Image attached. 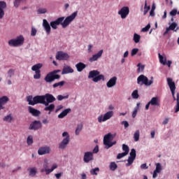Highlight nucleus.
<instances>
[{
	"instance_id": "nucleus-1",
	"label": "nucleus",
	"mask_w": 179,
	"mask_h": 179,
	"mask_svg": "<svg viewBox=\"0 0 179 179\" xmlns=\"http://www.w3.org/2000/svg\"><path fill=\"white\" fill-rule=\"evenodd\" d=\"M76 16H78V11L73 13L70 16H68L66 19L65 17H60L57 18L56 20L50 22V26L52 29H54V30H57L59 24H62V27H63V29H65L68 27V26H69V24H71L72 22H73Z\"/></svg>"
},
{
	"instance_id": "nucleus-2",
	"label": "nucleus",
	"mask_w": 179,
	"mask_h": 179,
	"mask_svg": "<svg viewBox=\"0 0 179 179\" xmlns=\"http://www.w3.org/2000/svg\"><path fill=\"white\" fill-rule=\"evenodd\" d=\"M27 101L29 106H36V104H44L45 106L44 95H37L34 98L33 96L29 95L27 97Z\"/></svg>"
},
{
	"instance_id": "nucleus-3",
	"label": "nucleus",
	"mask_w": 179,
	"mask_h": 179,
	"mask_svg": "<svg viewBox=\"0 0 179 179\" xmlns=\"http://www.w3.org/2000/svg\"><path fill=\"white\" fill-rule=\"evenodd\" d=\"M61 72V70H55L53 71H51L48 73L46 76L45 77V81L47 83H51L54 82L56 79H61V76L57 73H59Z\"/></svg>"
},
{
	"instance_id": "nucleus-4",
	"label": "nucleus",
	"mask_w": 179,
	"mask_h": 179,
	"mask_svg": "<svg viewBox=\"0 0 179 179\" xmlns=\"http://www.w3.org/2000/svg\"><path fill=\"white\" fill-rule=\"evenodd\" d=\"M88 78L92 79V81L95 83H97V82H100V80H105L104 75L100 74V71L97 70H93L90 71Z\"/></svg>"
},
{
	"instance_id": "nucleus-5",
	"label": "nucleus",
	"mask_w": 179,
	"mask_h": 179,
	"mask_svg": "<svg viewBox=\"0 0 179 179\" xmlns=\"http://www.w3.org/2000/svg\"><path fill=\"white\" fill-rule=\"evenodd\" d=\"M137 83L138 85H140V86H143V85H145V86H150L153 85V78L149 80L148 77L143 74H141L137 78Z\"/></svg>"
},
{
	"instance_id": "nucleus-6",
	"label": "nucleus",
	"mask_w": 179,
	"mask_h": 179,
	"mask_svg": "<svg viewBox=\"0 0 179 179\" xmlns=\"http://www.w3.org/2000/svg\"><path fill=\"white\" fill-rule=\"evenodd\" d=\"M23 44H24V37L22 35L17 36L16 38L8 41V45L10 47H19L23 45Z\"/></svg>"
},
{
	"instance_id": "nucleus-7",
	"label": "nucleus",
	"mask_w": 179,
	"mask_h": 179,
	"mask_svg": "<svg viewBox=\"0 0 179 179\" xmlns=\"http://www.w3.org/2000/svg\"><path fill=\"white\" fill-rule=\"evenodd\" d=\"M114 115L113 111H108L106 113L104 114L103 117V115H100L98 117V121L99 122H104L105 121H107V120H110L111 117Z\"/></svg>"
},
{
	"instance_id": "nucleus-8",
	"label": "nucleus",
	"mask_w": 179,
	"mask_h": 179,
	"mask_svg": "<svg viewBox=\"0 0 179 179\" xmlns=\"http://www.w3.org/2000/svg\"><path fill=\"white\" fill-rule=\"evenodd\" d=\"M56 59L57 61H68L69 59V55L62 51H59L56 55Z\"/></svg>"
},
{
	"instance_id": "nucleus-9",
	"label": "nucleus",
	"mask_w": 179,
	"mask_h": 179,
	"mask_svg": "<svg viewBox=\"0 0 179 179\" xmlns=\"http://www.w3.org/2000/svg\"><path fill=\"white\" fill-rule=\"evenodd\" d=\"M43 127V124H41V122L38 120H35L32 123L30 124L29 129L37 131Z\"/></svg>"
},
{
	"instance_id": "nucleus-10",
	"label": "nucleus",
	"mask_w": 179,
	"mask_h": 179,
	"mask_svg": "<svg viewBox=\"0 0 179 179\" xmlns=\"http://www.w3.org/2000/svg\"><path fill=\"white\" fill-rule=\"evenodd\" d=\"M118 15H120L122 19H125L129 15V7L124 6L119 11Z\"/></svg>"
},
{
	"instance_id": "nucleus-11",
	"label": "nucleus",
	"mask_w": 179,
	"mask_h": 179,
	"mask_svg": "<svg viewBox=\"0 0 179 179\" xmlns=\"http://www.w3.org/2000/svg\"><path fill=\"white\" fill-rule=\"evenodd\" d=\"M135 159H136V150H135V149L133 148L131 150L130 156L127 159L128 163L127 164V166H131V164L134 163Z\"/></svg>"
},
{
	"instance_id": "nucleus-12",
	"label": "nucleus",
	"mask_w": 179,
	"mask_h": 179,
	"mask_svg": "<svg viewBox=\"0 0 179 179\" xmlns=\"http://www.w3.org/2000/svg\"><path fill=\"white\" fill-rule=\"evenodd\" d=\"M44 98H45V106H48L50 103H54V101L57 100V99H55V97L51 94H45L44 95Z\"/></svg>"
},
{
	"instance_id": "nucleus-13",
	"label": "nucleus",
	"mask_w": 179,
	"mask_h": 179,
	"mask_svg": "<svg viewBox=\"0 0 179 179\" xmlns=\"http://www.w3.org/2000/svg\"><path fill=\"white\" fill-rule=\"evenodd\" d=\"M114 138H115V134H111V133L105 135L103 137V144L108 146Z\"/></svg>"
},
{
	"instance_id": "nucleus-14",
	"label": "nucleus",
	"mask_w": 179,
	"mask_h": 179,
	"mask_svg": "<svg viewBox=\"0 0 179 179\" xmlns=\"http://www.w3.org/2000/svg\"><path fill=\"white\" fill-rule=\"evenodd\" d=\"M50 152H51V148L46 145L41 147L38 150V154L39 156H43V155H48Z\"/></svg>"
},
{
	"instance_id": "nucleus-15",
	"label": "nucleus",
	"mask_w": 179,
	"mask_h": 179,
	"mask_svg": "<svg viewBox=\"0 0 179 179\" xmlns=\"http://www.w3.org/2000/svg\"><path fill=\"white\" fill-rule=\"evenodd\" d=\"M167 83L169 86V89L172 93L173 97H174V94L176 93V83L173 81V79L168 78H167Z\"/></svg>"
},
{
	"instance_id": "nucleus-16",
	"label": "nucleus",
	"mask_w": 179,
	"mask_h": 179,
	"mask_svg": "<svg viewBox=\"0 0 179 179\" xmlns=\"http://www.w3.org/2000/svg\"><path fill=\"white\" fill-rule=\"evenodd\" d=\"M103 52L104 50H101L96 54L92 55L89 59L90 62H94V61H97L99 58H101V55H103Z\"/></svg>"
},
{
	"instance_id": "nucleus-17",
	"label": "nucleus",
	"mask_w": 179,
	"mask_h": 179,
	"mask_svg": "<svg viewBox=\"0 0 179 179\" xmlns=\"http://www.w3.org/2000/svg\"><path fill=\"white\" fill-rule=\"evenodd\" d=\"M93 160V152H85L83 161L85 163H89Z\"/></svg>"
},
{
	"instance_id": "nucleus-18",
	"label": "nucleus",
	"mask_w": 179,
	"mask_h": 179,
	"mask_svg": "<svg viewBox=\"0 0 179 179\" xmlns=\"http://www.w3.org/2000/svg\"><path fill=\"white\" fill-rule=\"evenodd\" d=\"M68 73H73V69L71 66L64 65L62 71V75H68Z\"/></svg>"
},
{
	"instance_id": "nucleus-19",
	"label": "nucleus",
	"mask_w": 179,
	"mask_h": 179,
	"mask_svg": "<svg viewBox=\"0 0 179 179\" xmlns=\"http://www.w3.org/2000/svg\"><path fill=\"white\" fill-rule=\"evenodd\" d=\"M29 113L33 115V117H38L41 112L31 106L28 107Z\"/></svg>"
},
{
	"instance_id": "nucleus-20",
	"label": "nucleus",
	"mask_w": 179,
	"mask_h": 179,
	"mask_svg": "<svg viewBox=\"0 0 179 179\" xmlns=\"http://www.w3.org/2000/svg\"><path fill=\"white\" fill-rule=\"evenodd\" d=\"M43 27L45 29L47 34H50L51 33V25H50L48 21L45 19L43 20Z\"/></svg>"
},
{
	"instance_id": "nucleus-21",
	"label": "nucleus",
	"mask_w": 179,
	"mask_h": 179,
	"mask_svg": "<svg viewBox=\"0 0 179 179\" xmlns=\"http://www.w3.org/2000/svg\"><path fill=\"white\" fill-rule=\"evenodd\" d=\"M6 2L5 1H0V20L1 19H3L5 16V11H3V9H6Z\"/></svg>"
},
{
	"instance_id": "nucleus-22",
	"label": "nucleus",
	"mask_w": 179,
	"mask_h": 179,
	"mask_svg": "<svg viewBox=\"0 0 179 179\" xmlns=\"http://www.w3.org/2000/svg\"><path fill=\"white\" fill-rule=\"evenodd\" d=\"M69 141H70V136H67L65 138H64L59 145V149H65L68 143H69Z\"/></svg>"
},
{
	"instance_id": "nucleus-23",
	"label": "nucleus",
	"mask_w": 179,
	"mask_h": 179,
	"mask_svg": "<svg viewBox=\"0 0 179 179\" xmlns=\"http://www.w3.org/2000/svg\"><path fill=\"white\" fill-rule=\"evenodd\" d=\"M117 85V77L114 76L110 78L106 83L107 87H114Z\"/></svg>"
},
{
	"instance_id": "nucleus-24",
	"label": "nucleus",
	"mask_w": 179,
	"mask_h": 179,
	"mask_svg": "<svg viewBox=\"0 0 179 179\" xmlns=\"http://www.w3.org/2000/svg\"><path fill=\"white\" fill-rule=\"evenodd\" d=\"M149 102L151 106H156L157 107H160V101L159 100V97L157 96L152 97Z\"/></svg>"
},
{
	"instance_id": "nucleus-25",
	"label": "nucleus",
	"mask_w": 179,
	"mask_h": 179,
	"mask_svg": "<svg viewBox=\"0 0 179 179\" xmlns=\"http://www.w3.org/2000/svg\"><path fill=\"white\" fill-rule=\"evenodd\" d=\"M76 68L77 69L78 72H82L86 68V64L83 62H79L76 65Z\"/></svg>"
},
{
	"instance_id": "nucleus-26",
	"label": "nucleus",
	"mask_w": 179,
	"mask_h": 179,
	"mask_svg": "<svg viewBox=\"0 0 179 179\" xmlns=\"http://www.w3.org/2000/svg\"><path fill=\"white\" fill-rule=\"evenodd\" d=\"M41 68H43V64L38 63L31 67V71L34 72L41 71L40 69H41Z\"/></svg>"
},
{
	"instance_id": "nucleus-27",
	"label": "nucleus",
	"mask_w": 179,
	"mask_h": 179,
	"mask_svg": "<svg viewBox=\"0 0 179 179\" xmlns=\"http://www.w3.org/2000/svg\"><path fill=\"white\" fill-rule=\"evenodd\" d=\"M54 108H55V105L54 103H51L49 106H45L44 110L45 111H50L48 114H51L52 111H54Z\"/></svg>"
},
{
	"instance_id": "nucleus-28",
	"label": "nucleus",
	"mask_w": 179,
	"mask_h": 179,
	"mask_svg": "<svg viewBox=\"0 0 179 179\" xmlns=\"http://www.w3.org/2000/svg\"><path fill=\"white\" fill-rule=\"evenodd\" d=\"M28 171L29 172V176H31V177H34V176L37 174V168H29L28 169Z\"/></svg>"
},
{
	"instance_id": "nucleus-29",
	"label": "nucleus",
	"mask_w": 179,
	"mask_h": 179,
	"mask_svg": "<svg viewBox=\"0 0 179 179\" xmlns=\"http://www.w3.org/2000/svg\"><path fill=\"white\" fill-rule=\"evenodd\" d=\"M158 57L160 64H162V65H166V61H167V58L166 57V56H163L160 55V53H159Z\"/></svg>"
},
{
	"instance_id": "nucleus-30",
	"label": "nucleus",
	"mask_w": 179,
	"mask_h": 179,
	"mask_svg": "<svg viewBox=\"0 0 179 179\" xmlns=\"http://www.w3.org/2000/svg\"><path fill=\"white\" fill-rule=\"evenodd\" d=\"M169 28L172 30L173 31H177V30H179L178 25L176 22H173Z\"/></svg>"
},
{
	"instance_id": "nucleus-31",
	"label": "nucleus",
	"mask_w": 179,
	"mask_h": 179,
	"mask_svg": "<svg viewBox=\"0 0 179 179\" xmlns=\"http://www.w3.org/2000/svg\"><path fill=\"white\" fill-rule=\"evenodd\" d=\"M149 10H150V6H148V1L145 0V6H144V11H143L144 16L148 14Z\"/></svg>"
},
{
	"instance_id": "nucleus-32",
	"label": "nucleus",
	"mask_w": 179,
	"mask_h": 179,
	"mask_svg": "<svg viewBox=\"0 0 179 179\" xmlns=\"http://www.w3.org/2000/svg\"><path fill=\"white\" fill-rule=\"evenodd\" d=\"M9 101V98L6 96H3L1 98H0V103L3 106V104H6Z\"/></svg>"
},
{
	"instance_id": "nucleus-33",
	"label": "nucleus",
	"mask_w": 179,
	"mask_h": 179,
	"mask_svg": "<svg viewBox=\"0 0 179 179\" xmlns=\"http://www.w3.org/2000/svg\"><path fill=\"white\" fill-rule=\"evenodd\" d=\"M109 167L111 171H115V170H117V169L118 168V166L117 165V164H115V162H110Z\"/></svg>"
},
{
	"instance_id": "nucleus-34",
	"label": "nucleus",
	"mask_w": 179,
	"mask_h": 179,
	"mask_svg": "<svg viewBox=\"0 0 179 179\" xmlns=\"http://www.w3.org/2000/svg\"><path fill=\"white\" fill-rule=\"evenodd\" d=\"M139 136H141V131H139V130H136L134 134V139L135 142H138V141H139Z\"/></svg>"
},
{
	"instance_id": "nucleus-35",
	"label": "nucleus",
	"mask_w": 179,
	"mask_h": 179,
	"mask_svg": "<svg viewBox=\"0 0 179 179\" xmlns=\"http://www.w3.org/2000/svg\"><path fill=\"white\" fill-rule=\"evenodd\" d=\"M83 129V124L80 123V124H78L77 128L76 129V135H79L80 134V131Z\"/></svg>"
},
{
	"instance_id": "nucleus-36",
	"label": "nucleus",
	"mask_w": 179,
	"mask_h": 179,
	"mask_svg": "<svg viewBox=\"0 0 179 179\" xmlns=\"http://www.w3.org/2000/svg\"><path fill=\"white\" fill-rule=\"evenodd\" d=\"M12 120H13V117H12V114H9L8 115L3 117V120L6 122H11Z\"/></svg>"
},
{
	"instance_id": "nucleus-37",
	"label": "nucleus",
	"mask_w": 179,
	"mask_h": 179,
	"mask_svg": "<svg viewBox=\"0 0 179 179\" xmlns=\"http://www.w3.org/2000/svg\"><path fill=\"white\" fill-rule=\"evenodd\" d=\"M133 39H134V43L138 44V43H139V41H141V35H139L138 34H134Z\"/></svg>"
},
{
	"instance_id": "nucleus-38",
	"label": "nucleus",
	"mask_w": 179,
	"mask_h": 179,
	"mask_svg": "<svg viewBox=\"0 0 179 179\" xmlns=\"http://www.w3.org/2000/svg\"><path fill=\"white\" fill-rule=\"evenodd\" d=\"M99 171H100V169L99 167H96L93 169H91L90 174H92V176H97V172Z\"/></svg>"
},
{
	"instance_id": "nucleus-39",
	"label": "nucleus",
	"mask_w": 179,
	"mask_h": 179,
	"mask_svg": "<svg viewBox=\"0 0 179 179\" xmlns=\"http://www.w3.org/2000/svg\"><path fill=\"white\" fill-rule=\"evenodd\" d=\"M65 85V81H61L59 83H56L53 85V87L54 89H55L56 87H58L59 86L60 87H62V86H64Z\"/></svg>"
},
{
	"instance_id": "nucleus-40",
	"label": "nucleus",
	"mask_w": 179,
	"mask_h": 179,
	"mask_svg": "<svg viewBox=\"0 0 179 179\" xmlns=\"http://www.w3.org/2000/svg\"><path fill=\"white\" fill-rule=\"evenodd\" d=\"M176 110H175V113H178L179 111V93H177V99H176Z\"/></svg>"
},
{
	"instance_id": "nucleus-41",
	"label": "nucleus",
	"mask_w": 179,
	"mask_h": 179,
	"mask_svg": "<svg viewBox=\"0 0 179 179\" xmlns=\"http://www.w3.org/2000/svg\"><path fill=\"white\" fill-rule=\"evenodd\" d=\"M122 150L124 152V153L128 155V153H129V147L125 144H123L122 145Z\"/></svg>"
},
{
	"instance_id": "nucleus-42",
	"label": "nucleus",
	"mask_w": 179,
	"mask_h": 179,
	"mask_svg": "<svg viewBox=\"0 0 179 179\" xmlns=\"http://www.w3.org/2000/svg\"><path fill=\"white\" fill-rule=\"evenodd\" d=\"M131 96L133 99H139V94H138V90H135L132 94Z\"/></svg>"
},
{
	"instance_id": "nucleus-43",
	"label": "nucleus",
	"mask_w": 179,
	"mask_h": 179,
	"mask_svg": "<svg viewBox=\"0 0 179 179\" xmlns=\"http://www.w3.org/2000/svg\"><path fill=\"white\" fill-rule=\"evenodd\" d=\"M69 95L62 96V95H58L57 99L59 100V101H62L64 99H69Z\"/></svg>"
},
{
	"instance_id": "nucleus-44",
	"label": "nucleus",
	"mask_w": 179,
	"mask_h": 179,
	"mask_svg": "<svg viewBox=\"0 0 179 179\" xmlns=\"http://www.w3.org/2000/svg\"><path fill=\"white\" fill-rule=\"evenodd\" d=\"M41 78V71H35V74L34 75V78L40 79Z\"/></svg>"
},
{
	"instance_id": "nucleus-45",
	"label": "nucleus",
	"mask_w": 179,
	"mask_h": 179,
	"mask_svg": "<svg viewBox=\"0 0 179 179\" xmlns=\"http://www.w3.org/2000/svg\"><path fill=\"white\" fill-rule=\"evenodd\" d=\"M27 145H33V136H29L27 140Z\"/></svg>"
},
{
	"instance_id": "nucleus-46",
	"label": "nucleus",
	"mask_w": 179,
	"mask_h": 179,
	"mask_svg": "<svg viewBox=\"0 0 179 179\" xmlns=\"http://www.w3.org/2000/svg\"><path fill=\"white\" fill-rule=\"evenodd\" d=\"M155 171L158 173H160V171H162V164H160V163H157L156 164V169Z\"/></svg>"
},
{
	"instance_id": "nucleus-47",
	"label": "nucleus",
	"mask_w": 179,
	"mask_h": 179,
	"mask_svg": "<svg viewBox=\"0 0 179 179\" xmlns=\"http://www.w3.org/2000/svg\"><path fill=\"white\" fill-rule=\"evenodd\" d=\"M138 51H139V49H138V48L132 49L131 52V57L136 55V54H138Z\"/></svg>"
},
{
	"instance_id": "nucleus-48",
	"label": "nucleus",
	"mask_w": 179,
	"mask_h": 179,
	"mask_svg": "<svg viewBox=\"0 0 179 179\" xmlns=\"http://www.w3.org/2000/svg\"><path fill=\"white\" fill-rule=\"evenodd\" d=\"M8 75L9 78H12L13 75H15V70L14 69H10L8 71Z\"/></svg>"
},
{
	"instance_id": "nucleus-49",
	"label": "nucleus",
	"mask_w": 179,
	"mask_h": 179,
	"mask_svg": "<svg viewBox=\"0 0 179 179\" xmlns=\"http://www.w3.org/2000/svg\"><path fill=\"white\" fill-rule=\"evenodd\" d=\"M139 110V108L136 107L132 113V117L133 118H135L136 117V115L138 114V110Z\"/></svg>"
},
{
	"instance_id": "nucleus-50",
	"label": "nucleus",
	"mask_w": 179,
	"mask_h": 179,
	"mask_svg": "<svg viewBox=\"0 0 179 179\" xmlns=\"http://www.w3.org/2000/svg\"><path fill=\"white\" fill-rule=\"evenodd\" d=\"M38 13H39L41 15L44 14V13H47V9H45V8H38Z\"/></svg>"
},
{
	"instance_id": "nucleus-51",
	"label": "nucleus",
	"mask_w": 179,
	"mask_h": 179,
	"mask_svg": "<svg viewBox=\"0 0 179 179\" xmlns=\"http://www.w3.org/2000/svg\"><path fill=\"white\" fill-rule=\"evenodd\" d=\"M36 34H37V29H36V28L34 27H32L31 31V36L34 37V36H36Z\"/></svg>"
},
{
	"instance_id": "nucleus-52",
	"label": "nucleus",
	"mask_w": 179,
	"mask_h": 179,
	"mask_svg": "<svg viewBox=\"0 0 179 179\" xmlns=\"http://www.w3.org/2000/svg\"><path fill=\"white\" fill-rule=\"evenodd\" d=\"M127 154H126L125 152H122V153H119L117 155V159H122V157H124V156H127Z\"/></svg>"
},
{
	"instance_id": "nucleus-53",
	"label": "nucleus",
	"mask_w": 179,
	"mask_h": 179,
	"mask_svg": "<svg viewBox=\"0 0 179 179\" xmlns=\"http://www.w3.org/2000/svg\"><path fill=\"white\" fill-rule=\"evenodd\" d=\"M149 29H150V24H148L145 27L141 29V31L146 32L149 31Z\"/></svg>"
},
{
	"instance_id": "nucleus-54",
	"label": "nucleus",
	"mask_w": 179,
	"mask_h": 179,
	"mask_svg": "<svg viewBox=\"0 0 179 179\" xmlns=\"http://www.w3.org/2000/svg\"><path fill=\"white\" fill-rule=\"evenodd\" d=\"M71 109L70 108L65 109L64 110H63V113H64V115H68V114H69V113H71Z\"/></svg>"
},
{
	"instance_id": "nucleus-55",
	"label": "nucleus",
	"mask_w": 179,
	"mask_h": 179,
	"mask_svg": "<svg viewBox=\"0 0 179 179\" xmlns=\"http://www.w3.org/2000/svg\"><path fill=\"white\" fill-rule=\"evenodd\" d=\"M137 66L138 67V72H141V71H143V69H145V66H143L142 65L141 66V64H138L137 65Z\"/></svg>"
},
{
	"instance_id": "nucleus-56",
	"label": "nucleus",
	"mask_w": 179,
	"mask_h": 179,
	"mask_svg": "<svg viewBox=\"0 0 179 179\" xmlns=\"http://www.w3.org/2000/svg\"><path fill=\"white\" fill-rule=\"evenodd\" d=\"M141 169L142 170H146L148 169V165L146 164H143L141 165Z\"/></svg>"
},
{
	"instance_id": "nucleus-57",
	"label": "nucleus",
	"mask_w": 179,
	"mask_h": 179,
	"mask_svg": "<svg viewBox=\"0 0 179 179\" xmlns=\"http://www.w3.org/2000/svg\"><path fill=\"white\" fill-rule=\"evenodd\" d=\"M122 124L124 125V128H128L129 127V123L127 121H123Z\"/></svg>"
},
{
	"instance_id": "nucleus-58",
	"label": "nucleus",
	"mask_w": 179,
	"mask_h": 179,
	"mask_svg": "<svg viewBox=\"0 0 179 179\" xmlns=\"http://www.w3.org/2000/svg\"><path fill=\"white\" fill-rule=\"evenodd\" d=\"M43 168L45 169H48V161L45 160L44 161V164H43Z\"/></svg>"
},
{
	"instance_id": "nucleus-59",
	"label": "nucleus",
	"mask_w": 179,
	"mask_h": 179,
	"mask_svg": "<svg viewBox=\"0 0 179 179\" xmlns=\"http://www.w3.org/2000/svg\"><path fill=\"white\" fill-rule=\"evenodd\" d=\"M64 117H66V115L64 112H62V113L58 115V118H64Z\"/></svg>"
},
{
	"instance_id": "nucleus-60",
	"label": "nucleus",
	"mask_w": 179,
	"mask_h": 179,
	"mask_svg": "<svg viewBox=\"0 0 179 179\" xmlns=\"http://www.w3.org/2000/svg\"><path fill=\"white\" fill-rule=\"evenodd\" d=\"M93 153H99V145H96V146L93 149Z\"/></svg>"
},
{
	"instance_id": "nucleus-61",
	"label": "nucleus",
	"mask_w": 179,
	"mask_h": 179,
	"mask_svg": "<svg viewBox=\"0 0 179 179\" xmlns=\"http://www.w3.org/2000/svg\"><path fill=\"white\" fill-rule=\"evenodd\" d=\"M150 16H155V10H153V6H152V9L150 12Z\"/></svg>"
},
{
	"instance_id": "nucleus-62",
	"label": "nucleus",
	"mask_w": 179,
	"mask_h": 179,
	"mask_svg": "<svg viewBox=\"0 0 179 179\" xmlns=\"http://www.w3.org/2000/svg\"><path fill=\"white\" fill-rule=\"evenodd\" d=\"M45 173H46V175H48L50 174V173H52V170L51 169H45Z\"/></svg>"
},
{
	"instance_id": "nucleus-63",
	"label": "nucleus",
	"mask_w": 179,
	"mask_h": 179,
	"mask_svg": "<svg viewBox=\"0 0 179 179\" xmlns=\"http://www.w3.org/2000/svg\"><path fill=\"white\" fill-rule=\"evenodd\" d=\"M62 136H63V137H65V136H66V138H68V136H69V134H68L67 131H64V132H63V134H62Z\"/></svg>"
},
{
	"instance_id": "nucleus-64",
	"label": "nucleus",
	"mask_w": 179,
	"mask_h": 179,
	"mask_svg": "<svg viewBox=\"0 0 179 179\" xmlns=\"http://www.w3.org/2000/svg\"><path fill=\"white\" fill-rule=\"evenodd\" d=\"M115 143H117V141L110 142L108 146V148H111L113 145H115Z\"/></svg>"
}]
</instances>
